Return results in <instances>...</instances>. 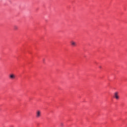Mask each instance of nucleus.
I'll list each match as a JSON object with an SVG mask.
<instances>
[{
	"label": "nucleus",
	"mask_w": 127,
	"mask_h": 127,
	"mask_svg": "<svg viewBox=\"0 0 127 127\" xmlns=\"http://www.w3.org/2000/svg\"><path fill=\"white\" fill-rule=\"evenodd\" d=\"M40 117H41V111H40V110H38L36 112V118L38 119L40 118Z\"/></svg>",
	"instance_id": "nucleus-1"
},
{
	"label": "nucleus",
	"mask_w": 127,
	"mask_h": 127,
	"mask_svg": "<svg viewBox=\"0 0 127 127\" xmlns=\"http://www.w3.org/2000/svg\"><path fill=\"white\" fill-rule=\"evenodd\" d=\"M114 98H115V99H116V100H119V99H120V96H119L118 92L116 91L114 93Z\"/></svg>",
	"instance_id": "nucleus-2"
},
{
	"label": "nucleus",
	"mask_w": 127,
	"mask_h": 127,
	"mask_svg": "<svg viewBox=\"0 0 127 127\" xmlns=\"http://www.w3.org/2000/svg\"><path fill=\"white\" fill-rule=\"evenodd\" d=\"M9 78L11 79H15V75H14V74H11L9 75Z\"/></svg>",
	"instance_id": "nucleus-3"
},
{
	"label": "nucleus",
	"mask_w": 127,
	"mask_h": 127,
	"mask_svg": "<svg viewBox=\"0 0 127 127\" xmlns=\"http://www.w3.org/2000/svg\"><path fill=\"white\" fill-rule=\"evenodd\" d=\"M70 43H71L72 46H76V42L72 41L70 42Z\"/></svg>",
	"instance_id": "nucleus-4"
},
{
	"label": "nucleus",
	"mask_w": 127,
	"mask_h": 127,
	"mask_svg": "<svg viewBox=\"0 0 127 127\" xmlns=\"http://www.w3.org/2000/svg\"><path fill=\"white\" fill-rule=\"evenodd\" d=\"M18 28L17 27V26H14V29H15V30L18 29Z\"/></svg>",
	"instance_id": "nucleus-5"
},
{
	"label": "nucleus",
	"mask_w": 127,
	"mask_h": 127,
	"mask_svg": "<svg viewBox=\"0 0 127 127\" xmlns=\"http://www.w3.org/2000/svg\"><path fill=\"white\" fill-rule=\"evenodd\" d=\"M63 126H64V125L63 124V123H61V127H63Z\"/></svg>",
	"instance_id": "nucleus-6"
},
{
	"label": "nucleus",
	"mask_w": 127,
	"mask_h": 127,
	"mask_svg": "<svg viewBox=\"0 0 127 127\" xmlns=\"http://www.w3.org/2000/svg\"><path fill=\"white\" fill-rule=\"evenodd\" d=\"M99 68H101V66H100V67H99Z\"/></svg>",
	"instance_id": "nucleus-7"
}]
</instances>
